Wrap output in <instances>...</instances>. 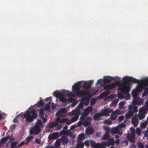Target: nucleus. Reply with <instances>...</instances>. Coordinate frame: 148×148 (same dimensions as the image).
<instances>
[{
  "label": "nucleus",
  "instance_id": "1",
  "mask_svg": "<svg viewBox=\"0 0 148 148\" xmlns=\"http://www.w3.org/2000/svg\"><path fill=\"white\" fill-rule=\"evenodd\" d=\"M123 80L124 81V84L121 86L119 89L125 95L128 94L131 90L130 82L138 84L140 82L144 86H148V77L139 80L132 77L126 76L123 77Z\"/></svg>",
  "mask_w": 148,
  "mask_h": 148
},
{
  "label": "nucleus",
  "instance_id": "2",
  "mask_svg": "<svg viewBox=\"0 0 148 148\" xmlns=\"http://www.w3.org/2000/svg\"><path fill=\"white\" fill-rule=\"evenodd\" d=\"M44 104L42 99L40 98V101L38 102L37 104L29 108V110H27L23 115L24 117L25 118V121L31 123L37 117V114L36 112V110L35 109H32V108H34L36 106L37 107L42 106Z\"/></svg>",
  "mask_w": 148,
  "mask_h": 148
},
{
  "label": "nucleus",
  "instance_id": "3",
  "mask_svg": "<svg viewBox=\"0 0 148 148\" xmlns=\"http://www.w3.org/2000/svg\"><path fill=\"white\" fill-rule=\"evenodd\" d=\"M81 83V81H79L75 84L72 86V90L75 91V93L78 97L86 96L90 94V91H86L85 90H80Z\"/></svg>",
  "mask_w": 148,
  "mask_h": 148
},
{
  "label": "nucleus",
  "instance_id": "4",
  "mask_svg": "<svg viewBox=\"0 0 148 148\" xmlns=\"http://www.w3.org/2000/svg\"><path fill=\"white\" fill-rule=\"evenodd\" d=\"M41 131V128L40 126L34 125L29 130V133L31 134L36 135L38 134Z\"/></svg>",
  "mask_w": 148,
  "mask_h": 148
},
{
  "label": "nucleus",
  "instance_id": "5",
  "mask_svg": "<svg viewBox=\"0 0 148 148\" xmlns=\"http://www.w3.org/2000/svg\"><path fill=\"white\" fill-rule=\"evenodd\" d=\"M117 78H118L119 80L121 79V78L118 76L114 77H113L109 76H104L103 80V83H109L111 82V80H114Z\"/></svg>",
  "mask_w": 148,
  "mask_h": 148
},
{
  "label": "nucleus",
  "instance_id": "6",
  "mask_svg": "<svg viewBox=\"0 0 148 148\" xmlns=\"http://www.w3.org/2000/svg\"><path fill=\"white\" fill-rule=\"evenodd\" d=\"M147 111L143 108H140L139 110V112L138 115L139 119L142 120L145 116V114L147 113Z\"/></svg>",
  "mask_w": 148,
  "mask_h": 148
},
{
  "label": "nucleus",
  "instance_id": "7",
  "mask_svg": "<svg viewBox=\"0 0 148 148\" xmlns=\"http://www.w3.org/2000/svg\"><path fill=\"white\" fill-rule=\"evenodd\" d=\"M123 84H121V81L120 80H119V81L117 82L116 83L113 82L112 83L110 84H109V86L110 88V90H112L113 88H114L116 87V86H119V87L118 89V90L121 91V92H122L120 90L119 88L121 86L123 85L124 84V82L123 81Z\"/></svg>",
  "mask_w": 148,
  "mask_h": 148
},
{
  "label": "nucleus",
  "instance_id": "8",
  "mask_svg": "<svg viewBox=\"0 0 148 148\" xmlns=\"http://www.w3.org/2000/svg\"><path fill=\"white\" fill-rule=\"evenodd\" d=\"M94 81L93 80H90L88 83L84 81V84L82 86V89L86 88L87 90L90 89Z\"/></svg>",
  "mask_w": 148,
  "mask_h": 148
},
{
  "label": "nucleus",
  "instance_id": "9",
  "mask_svg": "<svg viewBox=\"0 0 148 148\" xmlns=\"http://www.w3.org/2000/svg\"><path fill=\"white\" fill-rule=\"evenodd\" d=\"M128 108L129 112L125 115V117L126 119L130 118L133 116L134 114L133 112L131 111V110L133 109V106L131 105H130L129 106Z\"/></svg>",
  "mask_w": 148,
  "mask_h": 148
},
{
  "label": "nucleus",
  "instance_id": "10",
  "mask_svg": "<svg viewBox=\"0 0 148 148\" xmlns=\"http://www.w3.org/2000/svg\"><path fill=\"white\" fill-rule=\"evenodd\" d=\"M59 137V133L58 132H55L52 134H50L48 136V139L49 140L52 139H56Z\"/></svg>",
  "mask_w": 148,
  "mask_h": 148
},
{
  "label": "nucleus",
  "instance_id": "11",
  "mask_svg": "<svg viewBox=\"0 0 148 148\" xmlns=\"http://www.w3.org/2000/svg\"><path fill=\"white\" fill-rule=\"evenodd\" d=\"M110 92L109 90L105 91L103 92L100 93L99 95L97 97V98L98 99H102L105 97L106 96L109 95Z\"/></svg>",
  "mask_w": 148,
  "mask_h": 148
},
{
  "label": "nucleus",
  "instance_id": "12",
  "mask_svg": "<svg viewBox=\"0 0 148 148\" xmlns=\"http://www.w3.org/2000/svg\"><path fill=\"white\" fill-rule=\"evenodd\" d=\"M113 111V110L112 109H109L108 108L107 109H104L102 110V112L101 113L102 114V115H103V116H109V114H108L109 113H110Z\"/></svg>",
  "mask_w": 148,
  "mask_h": 148
},
{
  "label": "nucleus",
  "instance_id": "13",
  "mask_svg": "<svg viewBox=\"0 0 148 148\" xmlns=\"http://www.w3.org/2000/svg\"><path fill=\"white\" fill-rule=\"evenodd\" d=\"M59 140L63 145L67 144L69 143V140L67 137L65 136H62Z\"/></svg>",
  "mask_w": 148,
  "mask_h": 148
},
{
  "label": "nucleus",
  "instance_id": "14",
  "mask_svg": "<svg viewBox=\"0 0 148 148\" xmlns=\"http://www.w3.org/2000/svg\"><path fill=\"white\" fill-rule=\"evenodd\" d=\"M10 138V136H7L1 139L0 141V147H3L5 143Z\"/></svg>",
  "mask_w": 148,
  "mask_h": 148
},
{
  "label": "nucleus",
  "instance_id": "15",
  "mask_svg": "<svg viewBox=\"0 0 148 148\" xmlns=\"http://www.w3.org/2000/svg\"><path fill=\"white\" fill-rule=\"evenodd\" d=\"M94 130L92 127H89L85 130V132L86 135H89L92 134L94 132Z\"/></svg>",
  "mask_w": 148,
  "mask_h": 148
},
{
  "label": "nucleus",
  "instance_id": "16",
  "mask_svg": "<svg viewBox=\"0 0 148 148\" xmlns=\"http://www.w3.org/2000/svg\"><path fill=\"white\" fill-rule=\"evenodd\" d=\"M106 144L107 147H109L110 145H114L115 144V141L113 138H111L108 139L107 142H104Z\"/></svg>",
  "mask_w": 148,
  "mask_h": 148
},
{
  "label": "nucleus",
  "instance_id": "17",
  "mask_svg": "<svg viewBox=\"0 0 148 148\" xmlns=\"http://www.w3.org/2000/svg\"><path fill=\"white\" fill-rule=\"evenodd\" d=\"M92 109L93 108L91 106H88L85 108L84 110V113H85L86 116H88L92 111Z\"/></svg>",
  "mask_w": 148,
  "mask_h": 148
},
{
  "label": "nucleus",
  "instance_id": "18",
  "mask_svg": "<svg viewBox=\"0 0 148 148\" xmlns=\"http://www.w3.org/2000/svg\"><path fill=\"white\" fill-rule=\"evenodd\" d=\"M103 116V115H102V114L101 113L98 112L95 114L93 116V119L94 120L97 121H99L100 120V118Z\"/></svg>",
  "mask_w": 148,
  "mask_h": 148
},
{
  "label": "nucleus",
  "instance_id": "19",
  "mask_svg": "<svg viewBox=\"0 0 148 148\" xmlns=\"http://www.w3.org/2000/svg\"><path fill=\"white\" fill-rule=\"evenodd\" d=\"M63 95L62 94V95H60L59 97L60 101L63 103H66L68 100L69 101L73 100L72 98H69L68 100L66 99L63 97Z\"/></svg>",
  "mask_w": 148,
  "mask_h": 148
},
{
  "label": "nucleus",
  "instance_id": "20",
  "mask_svg": "<svg viewBox=\"0 0 148 148\" xmlns=\"http://www.w3.org/2000/svg\"><path fill=\"white\" fill-rule=\"evenodd\" d=\"M138 119L136 117H134L132 120V123L135 127H137L138 123Z\"/></svg>",
  "mask_w": 148,
  "mask_h": 148
},
{
  "label": "nucleus",
  "instance_id": "21",
  "mask_svg": "<svg viewBox=\"0 0 148 148\" xmlns=\"http://www.w3.org/2000/svg\"><path fill=\"white\" fill-rule=\"evenodd\" d=\"M106 144L105 142H102L100 144L98 143V145L97 148H106Z\"/></svg>",
  "mask_w": 148,
  "mask_h": 148
},
{
  "label": "nucleus",
  "instance_id": "22",
  "mask_svg": "<svg viewBox=\"0 0 148 148\" xmlns=\"http://www.w3.org/2000/svg\"><path fill=\"white\" fill-rule=\"evenodd\" d=\"M135 137L129 136L128 134L127 135V138L128 140L133 143L135 142Z\"/></svg>",
  "mask_w": 148,
  "mask_h": 148
},
{
  "label": "nucleus",
  "instance_id": "23",
  "mask_svg": "<svg viewBox=\"0 0 148 148\" xmlns=\"http://www.w3.org/2000/svg\"><path fill=\"white\" fill-rule=\"evenodd\" d=\"M137 92L136 90L134 89L132 91L131 94L134 99H136L138 96Z\"/></svg>",
  "mask_w": 148,
  "mask_h": 148
},
{
  "label": "nucleus",
  "instance_id": "24",
  "mask_svg": "<svg viewBox=\"0 0 148 148\" xmlns=\"http://www.w3.org/2000/svg\"><path fill=\"white\" fill-rule=\"evenodd\" d=\"M110 137L109 134L107 133H106L103 136L101 139L102 140H108Z\"/></svg>",
  "mask_w": 148,
  "mask_h": 148
},
{
  "label": "nucleus",
  "instance_id": "25",
  "mask_svg": "<svg viewBox=\"0 0 148 148\" xmlns=\"http://www.w3.org/2000/svg\"><path fill=\"white\" fill-rule=\"evenodd\" d=\"M111 132L112 134L118 133L119 130L117 127H114L111 129Z\"/></svg>",
  "mask_w": 148,
  "mask_h": 148
},
{
  "label": "nucleus",
  "instance_id": "26",
  "mask_svg": "<svg viewBox=\"0 0 148 148\" xmlns=\"http://www.w3.org/2000/svg\"><path fill=\"white\" fill-rule=\"evenodd\" d=\"M85 138V135L84 133L79 134L77 140L78 141H82L83 139Z\"/></svg>",
  "mask_w": 148,
  "mask_h": 148
},
{
  "label": "nucleus",
  "instance_id": "27",
  "mask_svg": "<svg viewBox=\"0 0 148 148\" xmlns=\"http://www.w3.org/2000/svg\"><path fill=\"white\" fill-rule=\"evenodd\" d=\"M143 87L140 85H138L136 87V89L134 90H136L138 92H142L143 90Z\"/></svg>",
  "mask_w": 148,
  "mask_h": 148
},
{
  "label": "nucleus",
  "instance_id": "28",
  "mask_svg": "<svg viewBox=\"0 0 148 148\" xmlns=\"http://www.w3.org/2000/svg\"><path fill=\"white\" fill-rule=\"evenodd\" d=\"M58 124V123L56 122H52L49 124L48 127L50 128H53L57 126Z\"/></svg>",
  "mask_w": 148,
  "mask_h": 148
},
{
  "label": "nucleus",
  "instance_id": "29",
  "mask_svg": "<svg viewBox=\"0 0 148 148\" xmlns=\"http://www.w3.org/2000/svg\"><path fill=\"white\" fill-rule=\"evenodd\" d=\"M35 125L37 126H40V128L43 127L42 122L40 119L38 120L37 122L35 124Z\"/></svg>",
  "mask_w": 148,
  "mask_h": 148
},
{
  "label": "nucleus",
  "instance_id": "30",
  "mask_svg": "<svg viewBox=\"0 0 148 148\" xmlns=\"http://www.w3.org/2000/svg\"><path fill=\"white\" fill-rule=\"evenodd\" d=\"M53 95L56 98L59 97L60 95H62V94L60 92H59L56 91L54 92L53 93Z\"/></svg>",
  "mask_w": 148,
  "mask_h": 148
},
{
  "label": "nucleus",
  "instance_id": "31",
  "mask_svg": "<svg viewBox=\"0 0 148 148\" xmlns=\"http://www.w3.org/2000/svg\"><path fill=\"white\" fill-rule=\"evenodd\" d=\"M18 143V141L13 142L11 143V148H18V147H15L16 145Z\"/></svg>",
  "mask_w": 148,
  "mask_h": 148
},
{
  "label": "nucleus",
  "instance_id": "32",
  "mask_svg": "<svg viewBox=\"0 0 148 148\" xmlns=\"http://www.w3.org/2000/svg\"><path fill=\"white\" fill-rule=\"evenodd\" d=\"M90 144L91 147H94V148H97L98 145V143L96 144L94 141H90Z\"/></svg>",
  "mask_w": 148,
  "mask_h": 148
},
{
  "label": "nucleus",
  "instance_id": "33",
  "mask_svg": "<svg viewBox=\"0 0 148 148\" xmlns=\"http://www.w3.org/2000/svg\"><path fill=\"white\" fill-rule=\"evenodd\" d=\"M33 138V137L32 136H30L27 137L25 139V140L27 142L26 143L25 145H28L29 142Z\"/></svg>",
  "mask_w": 148,
  "mask_h": 148
},
{
  "label": "nucleus",
  "instance_id": "34",
  "mask_svg": "<svg viewBox=\"0 0 148 148\" xmlns=\"http://www.w3.org/2000/svg\"><path fill=\"white\" fill-rule=\"evenodd\" d=\"M119 100L118 99H116L114 100L113 102L111 103L110 106H116L117 103H118Z\"/></svg>",
  "mask_w": 148,
  "mask_h": 148
},
{
  "label": "nucleus",
  "instance_id": "35",
  "mask_svg": "<svg viewBox=\"0 0 148 148\" xmlns=\"http://www.w3.org/2000/svg\"><path fill=\"white\" fill-rule=\"evenodd\" d=\"M77 148H84V144L83 143H78L77 145ZM71 148H74L72 147Z\"/></svg>",
  "mask_w": 148,
  "mask_h": 148
},
{
  "label": "nucleus",
  "instance_id": "36",
  "mask_svg": "<svg viewBox=\"0 0 148 148\" xmlns=\"http://www.w3.org/2000/svg\"><path fill=\"white\" fill-rule=\"evenodd\" d=\"M117 116H118L117 115H115L114 114L112 113V114L110 115V117L112 120H114L116 119Z\"/></svg>",
  "mask_w": 148,
  "mask_h": 148
},
{
  "label": "nucleus",
  "instance_id": "37",
  "mask_svg": "<svg viewBox=\"0 0 148 148\" xmlns=\"http://www.w3.org/2000/svg\"><path fill=\"white\" fill-rule=\"evenodd\" d=\"M89 95V97H83L80 99L81 101L83 102L86 100H89V99L91 97L92 95L91 94Z\"/></svg>",
  "mask_w": 148,
  "mask_h": 148
},
{
  "label": "nucleus",
  "instance_id": "38",
  "mask_svg": "<svg viewBox=\"0 0 148 148\" xmlns=\"http://www.w3.org/2000/svg\"><path fill=\"white\" fill-rule=\"evenodd\" d=\"M51 101H49L47 104L45 105V109L46 110H50L51 107Z\"/></svg>",
  "mask_w": 148,
  "mask_h": 148
},
{
  "label": "nucleus",
  "instance_id": "39",
  "mask_svg": "<svg viewBox=\"0 0 148 148\" xmlns=\"http://www.w3.org/2000/svg\"><path fill=\"white\" fill-rule=\"evenodd\" d=\"M141 108L144 109L145 110H147L148 112V100L146 101L145 105L143 107H142Z\"/></svg>",
  "mask_w": 148,
  "mask_h": 148
},
{
  "label": "nucleus",
  "instance_id": "40",
  "mask_svg": "<svg viewBox=\"0 0 148 148\" xmlns=\"http://www.w3.org/2000/svg\"><path fill=\"white\" fill-rule=\"evenodd\" d=\"M83 124L84 126L86 127H87L88 126H90L91 125L90 122L88 121L85 120L84 123Z\"/></svg>",
  "mask_w": 148,
  "mask_h": 148
},
{
  "label": "nucleus",
  "instance_id": "41",
  "mask_svg": "<svg viewBox=\"0 0 148 148\" xmlns=\"http://www.w3.org/2000/svg\"><path fill=\"white\" fill-rule=\"evenodd\" d=\"M147 95H148V88H146L145 89V91L142 95V97H143L146 96Z\"/></svg>",
  "mask_w": 148,
  "mask_h": 148
},
{
  "label": "nucleus",
  "instance_id": "42",
  "mask_svg": "<svg viewBox=\"0 0 148 148\" xmlns=\"http://www.w3.org/2000/svg\"><path fill=\"white\" fill-rule=\"evenodd\" d=\"M79 118V116H75L72 117L71 118V122L73 123L77 121Z\"/></svg>",
  "mask_w": 148,
  "mask_h": 148
},
{
  "label": "nucleus",
  "instance_id": "43",
  "mask_svg": "<svg viewBox=\"0 0 148 148\" xmlns=\"http://www.w3.org/2000/svg\"><path fill=\"white\" fill-rule=\"evenodd\" d=\"M137 145L139 148H144V145L141 142H138L137 143Z\"/></svg>",
  "mask_w": 148,
  "mask_h": 148
},
{
  "label": "nucleus",
  "instance_id": "44",
  "mask_svg": "<svg viewBox=\"0 0 148 148\" xmlns=\"http://www.w3.org/2000/svg\"><path fill=\"white\" fill-rule=\"evenodd\" d=\"M104 123L108 125H110L112 124V121L110 120L106 119L104 121Z\"/></svg>",
  "mask_w": 148,
  "mask_h": 148
},
{
  "label": "nucleus",
  "instance_id": "45",
  "mask_svg": "<svg viewBox=\"0 0 148 148\" xmlns=\"http://www.w3.org/2000/svg\"><path fill=\"white\" fill-rule=\"evenodd\" d=\"M86 116L85 115V113H84V114H82L81 116L80 117V119L81 120V121H82L86 119V116Z\"/></svg>",
  "mask_w": 148,
  "mask_h": 148
},
{
  "label": "nucleus",
  "instance_id": "46",
  "mask_svg": "<svg viewBox=\"0 0 148 148\" xmlns=\"http://www.w3.org/2000/svg\"><path fill=\"white\" fill-rule=\"evenodd\" d=\"M131 111L132 112H133V113H134V112L136 113L138 111V109L137 108L136 106H133V109L131 110Z\"/></svg>",
  "mask_w": 148,
  "mask_h": 148
},
{
  "label": "nucleus",
  "instance_id": "47",
  "mask_svg": "<svg viewBox=\"0 0 148 148\" xmlns=\"http://www.w3.org/2000/svg\"><path fill=\"white\" fill-rule=\"evenodd\" d=\"M130 129L131 130V135L130 136L135 137V131L134 129L132 127H131L130 128Z\"/></svg>",
  "mask_w": 148,
  "mask_h": 148
},
{
  "label": "nucleus",
  "instance_id": "48",
  "mask_svg": "<svg viewBox=\"0 0 148 148\" xmlns=\"http://www.w3.org/2000/svg\"><path fill=\"white\" fill-rule=\"evenodd\" d=\"M60 142L59 140H57L56 141V142L55 143V144H54L55 147H59L60 146Z\"/></svg>",
  "mask_w": 148,
  "mask_h": 148
},
{
  "label": "nucleus",
  "instance_id": "49",
  "mask_svg": "<svg viewBox=\"0 0 148 148\" xmlns=\"http://www.w3.org/2000/svg\"><path fill=\"white\" fill-rule=\"evenodd\" d=\"M117 95L118 98L121 100L123 99L124 98L123 95L121 93L118 92L117 93Z\"/></svg>",
  "mask_w": 148,
  "mask_h": 148
},
{
  "label": "nucleus",
  "instance_id": "50",
  "mask_svg": "<svg viewBox=\"0 0 148 148\" xmlns=\"http://www.w3.org/2000/svg\"><path fill=\"white\" fill-rule=\"evenodd\" d=\"M125 103L123 101H121L119 103V106L120 108H122L124 106V105Z\"/></svg>",
  "mask_w": 148,
  "mask_h": 148
},
{
  "label": "nucleus",
  "instance_id": "51",
  "mask_svg": "<svg viewBox=\"0 0 148 148\" xmlns=\"http://www.w3.org/2000/svg\"><path fill=\"white\" fill-rule=\"evenodd\" d=\"M136 132L137 134L140 136L141 134V130L139 128H137L136 129Z\"/></svg>",
  "mask_w": 148,
  "mask_h": 148
},
{
  "label": "nucleus",
  "instance_id": "52",
  "mask_svg": "<svg viewBox=\"0 0 148 148\" xmlns=\"http://www.w3.org/2000/svg\"><path fill=\"white\" fill-rule=\"evenodd\" d=\"M68 120V119L67 118H64L61 119V123H64Z\"/></svg>",
  "mask_w": 148,
  "mask_h": 148
},
{
  "label": "nucleus",
  "instance_id": "53",
  "mask_svg": "<svg viewBox=\"0 0 148 148\" xmlns=\"http://www.w3.org/2000/svg\"><path fill=\"white\" fill-rule=\"evenodd\" d=\"M147 124L146 122H143L141 124L140 126L141 128H142L143 129H144L147 126Z\"/></svg>",
  "mask_w": 148,
  "mask_h": 148
},
{
  "label": "nucleus",
  "instance_id": "54",
  "mask_svg": "<svg viewBox=\"0 0 148 148\" xmlns=\"http://www.w3.org/2000/svg\"><path fill=\"white\" fill-rule=\"evenodd\" d=\"M103 128L107 132H111V129L109 127L104 126Z\"/></svg>",
  "mask_w": 148,
  "mask_h": 148
},
{
  "label": "nucleus",
  "instance_id": "55",
  "mask_svg": "<svg viewBox=\"0 0 148 148\" xmlns=\"http://www.w3.org/2000/svg\"><path fill=\"white\" fill-rule=\"evenodd\" d=\"M96 102V100L95 99H93L91 101V102L90 103V105L91 106H92L94 105L95 102Z\"/></svg>",
  "mask_w": 148,
  "mask_h": 148
},
{
  "label": "nucleus",
  "instance_id": "56",
  "mask_svg": "<svg viewBox=\"0 0 148 148\" xmlns=\"http://www.w3.org/2000/svg\"><path fill=\"white\" fill-rule=\"evenodd\" d=\"M118 126L121 128H123L126 127L125 125L123 123H122L121 124H119L118 125Z\"/></svg>",
  "mask_w": 148,
  "mask_h": 148
},
{
  "label": "nucleus",
  "instance_id": "57",
  "mask_svg": "<svg viewBox=\"0 0 148 148\" xmlns=\"http://www.w3.org/2000/svg\"><path fill=\"white\" fill-rule=\"evenodd\" d=\"M124 119V117L123 116H121L118 118L119 121V122H121Z\"/></svg>",
  "mask_w": 148,
  "mask_h": 148
},
{
  "label": "nucleus",
  "instance_id": "58",
  "mask_svg": "<svg viewBox=\"0 0 148 148\" xmlns=\"http://www.w3.org/2000/svg\"><path fill=\"white\" fill-rule=\"evenodd\" d=\"M45 101L46 102H47L49 101H51V102L52 100V97H47L45 99Z\"/></svg>",
  "mask_w": 148,
  "mask_h": 148
},
{
  "label": "nucleus",
  "instance_id": "59",
  "mask_svg": "<svg viewBox=\"0 0 148 148\" xmlns=\"http://www.w3.org/2000/svg\"><path fill=\"white\" fill-rule=\"evenodd\" d=\"M83 103H80L78 105L76 108H82L83 107Z\"/></svg>",
  "mask_w": 148,
  "mask_h": 148
},
{
  "label": "nucleus",
  "instance_id": "60",
  "mask_svg": "<svg viewBox=\"0 0 148 148\" xmlns=\"http://www.w3.org/2000/svg\"><path fill=\"white\" fill-rule=\"evenodd\" d=\"M66 94L69 97H74L75 96V95L71 92L67 93H66Z\"/></svg>",
  "mask_w": 148,
  "mask_h": 148
},
{
  "label": "nucleus",
  "instance_id": "61",
  "mask_svg": "<svg viewBox=\"0 0 148 148\" xmlns=\"http://www.w3.org/2000/svg\"><path fill=\"white\" fill-rule=\"evenodd\" d=\"M143 103V101L142 100H140L138 101L137 104L138 105H141Z\"/></svg>",
  "mask_w": 148,
  "mask_h": 148
},
{
  "label": "nucleus",
  "instance_id": "62",
  "mask_svg": "<svg viewBox=\"0 0 148 148\" xmlns=\"http://www.w3.org/2000/svg\"><path fill=\"white\" fill-rule=\"evenodd\" d=\"M60 112L62 113H66V110L65 108H61L60 109Z\"/></svg>",
  "mask_w": 148,
  "mask_h": 148
},
{
  "label": "nucleus",
  "instance_id": "63",
  "mask_svg": "<svg viewBox=\"0 0 148 148\" xmlns=\"http://www.w3.org/2000/svg\"><path fill=\"white\" fill-rule=\"evenodd\" d=\"M56 129L57 130H60L62 128V125H57Z\"/></svg>",
  "mask_w": 148,
  "mask_h": 148
},
{
  "label": "nucleus",
  "instance_id": "64",
  "mask_svg": "<svg viewBox=\"0 0 148 148\" xmlns=\"http://www.w3.org/2000/svg\"><path fill=\"white\" fill-rule=\"evenodd\" d=\"M84 144L87 147H88L89 146V143L88 141H86L84 142Z\"/></svg>",
  "mask_w": 148,
  "mask_h": 148
}]
</instances>
